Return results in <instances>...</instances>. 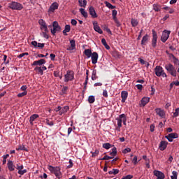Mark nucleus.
<instances>
[{"label":"nucleus","mask_w":179,"mask_h":179,"mask_svg":"<svg viewBox=\"0 0 179 179\" xmlns=\"http://www.w3.org/2000/svg\"><path fill=\"white\" fill-rule=\"evenodd\" d=\"M131 23L133 27H136L138 26V20L131 19Z\"/></svg>","instance_id":"4c0bfd02"},{"label":"nucleus","mask_w":179,"mask_h":179,"mask_svg":"<svg viewBox=\"0 0 179 179\" xmlns=\"http://www.w3.org/2000/svg\"><path fill=\"white\" fill-rule=\"evenodd\" d=\"M122 103H125V101L128 98V92L122 91L121 93Z\"/></svg>","instance_id":"aec40b11"},{"label":"nucleus","mask_w":179,"mask_h":179,"mask_svg":"<svg viewBox=\"0 0 179 179\" xmlns=\"http://www.w3.org/2000/svg\"><path fill=\"white\" fill-rule=\"evenodd\" d=\"M179 115V108H177L176 110H175V112L173 113V118H176V117H178Z\"/></svg>","instance_id":"ea45409f"},{"label":"nucleus","mask_w":179,"mask_h":179,"mask_svg":"<svg viewBox=\"0 0 179 179\" xmlns=\"http://www.w3.org/2000/svg\"><path fill=\"white\" fill-rule=\"evenodd\" d=\"M52 27L53 29L51 28L50 31L53 36H55V33H57V31H61V27L58 24V22L54 21L52 22Z\"/></svg>","instance_id":"423d86ee"},{"label":"nucleus","mask_w":179,"mask_h":179,"mask_svg":"<svg viewBox=\"0 0 179 179\" xmlns=\"http://www.w3.org/2000/svg\"><path fill=\"white\" fill-rule=\"evenodd\" d=\"M26 173H27V170L26 169H24V170L20 169L18 171V174H20V176H23V174Z\"/></svg>","instance_id":"3c124183"},{"label":"nucleus","mask_w":179,"mask_h":179,"mask_svg":"<svg viewBox=\"0 0 179 179\" xmlns=\"http://www.w3.org/2000/svg\"><path fill=\"white\" fill-rule=\"evenodd\" d=\"M47 33H48V31H45V32H43V36L45 38H47L48 39L49 38V36H48V34H47Z\"/></svg>","instance_id":"052dcab7"},{"label":"nucleus","mask_w":179,"mask_h":179,"mask_svg":"<svg viewBox=\"0 0 179 179\" xmlns=\"http://www.w3.org/2000/svg\"><path fill=\"white\" fill-rule=\"evenodd\" d=\"M117 120V127L119 128H121L122 127V122L124 125H127V116H125V114H122L119 115V118Z\"/></svg>","instance_id":"39448f33"},{"label":"nucleus","mask_w":179,"mask_h":179,"mask_svg":"<svg viewBox=\"0 0 179 179\" xmlns=\"http://www.w3.org/2000/svg\"><path fill=\"white\" fill-rule=\"evenodd\" d=\"M71 24L73 26H76V24H78V22L76 21V20H74V19L71 20Z\"/></svg>","instance_id":"bf43d9fd"},{"label":"nucleus","mask_w":179,"mask_h":179,"mask_svg":"<svg viewBox=\"0 0 179 179\" xmlns=\"http://www.w3.org/2000/svg\"><path fill=\"white\" fill-rule=\"evenodd\" d=\"M34 71H36V72L40 73V75H43L44 73V72L43 71V69H41V67L36 66L34 69Z\"/></svg>","instance_id":"c9c22d12"},{"label":"nucleus","mask_w":179,"mask_h":179,"mask_svg":"<svg viewBox=\"0 0 179 179\" xmlns=\"http://www.w3.org/2000/svg\"><path fill=\"white\" fill-rule=\"evenodd\" d=\"M165 138L169 141V142H173V139H176V138H178V134L171 133L168 136H165Z\"/></svg>","instance_id":"9b49d317"},{"label":"nucleus","mask_w":179,"mask_h":179,"mask_svg":"<svg viewBox=\"0 0 179 179\" xmlns=\"http://www.w3.org/2000/svg\"><path fill=\"white\" fill-rule=\"evenodd\" d=\"M136 87H137V89L138 90H142V88L143 87V86L141 84H138V85H136Z\"/></svg>","instance_id":"e2e57ef3"},{"label":"nucleus","mask_w":179,"mask_h":179,"mask_svg":"<svg viewBox=\"0 0 179 179\" xmlns=\"http://www.w3.org/2000/svg\"><path fill=\"white\" fill-rule=\"evenodd\" d=\"M89 13L91 15V17H93V19H96V17H99V15L96 13V10L94 9V7L93 6H90L89 8Z\"/></svg>","instance_id":"f8f14e48"},{"label":"nucleus","mask_w":179,"mask_h":179,"mask_svg":"<svg viewBox=\"0 0 179 179\" xmlns=\"http://www.w3.org/2000/svg\"><path fill=\"white\" fill-rule=\"evenodd\" d=\"M95 99H94V96H90L89 97H88V101H89V103H90V104H92V103L94 102V101H95Z\"/></svg>","instance_id":"a19ab883"},{"label":"nucleus","mask_w":179,"mask_h":179,"mask_svg":"<svg viewBox=\"0 0 179 179\" xmlns=\"http://www.w3.org/2000/svg\"><path fill=\"white\" fill-rule=\"evenodd\" d=\"M27 90V86L23 85L22 87H21V90H22V92H26Z\"/></svg>","instance_id":"338daca9"},{"label":"nucleus","mask_w":179,"mask_h":179,"mask_svg":"<svg viewBox=\"0 0 179 179\" xmlns=\"http://www.w3.org/2000/svg\"><path fill=\"white\" fill-rule=\"evenodd\" d=\"M118 173H120V170L113 169H112V171H110L108 172V174H110V175L113 174V176H117V174H118Z\"/></svg>","instance_id":"72a5a7b5"},{"label":"nucleus","mask_w":179,"mask_h":179,"mask_svg":"<svg viewBox=\"0 0 179 179\" xmlns=\"http://www.w3.org/2000/svg\"><path fill=\"white\" fill-rule=\"evenodd\" d=\"M70 44H71V47H69L67 50H69V51H72V50H75L76 47V43L75 40H71L70 41Z\"/></svg>","instance_id":"b1692460"},{"label":"nucleus","mask_w":179,"mask_h":179,"mask_svg":"<svg viewBox=\"0 0 179 179\" xmlns=\"http://www.w3.org/2000/svg\"><path fill=\"white\" fill-rule=\"evenodd\" d=\"M73 166V163L72 162V159H69V165L67 166L68 169L72 168Z\"/></svg>","instance_id":"13d9d810"},{"label":"nucleus","mask_w":179,"mask_h":179,"mask_svg":"<svg viewBox=\"0 0 179 179\" xmlns=\"http://www.w3.org/2000/svg\"><path fill=\"white\" fill-rule=\"evenodd\" d=\"M97 76V71L96 70H93L92 74V80H96V79H98Z\"/></svg>","instance_id":"473e14b6"},{"label":"nucleus","mask_w":179,"mask_h":179,"mask_svg":"<svg viewBox=\"0 0 179 179\" xmlns=\"http://www.w3.org/2000/svg\"><path fill=\"white\" fill-rule=\"evenodd\" d=\"M149 101H150V98L149 97H143L141 100V106H142L143 107H145V106H146V104H148L149 103Z\"/></svg>","instance_id":"6ab92c4d"},{"label":"nucleus","mask_w":179,"mask_h":179,"mask_svg":"<svg viewBox=\"0 0 179 179\" xmlns=\"http://www.w3.org/2000/svg\"><path fill=\"white\" fill-rule=\"evenodd\" d=\"M27 94V91H24L22 93H19L17 94V97H23V96H26Z\"/></svg>","instance_id":"49530a36"},{"label":"nucleus","mask_w":179,"mask_h":179,"mask_svg":"<svg viewBox=\"0 0 179 179\" xmlns=\"http://www.w3.org/2000/svg\"><path fill=\"white\" fill-rule=\"evenodd\" d=\"M71 31V25L66 24L65 26L64 30L63 31V34L64 36H68V34L66 33H69Z\"/></svg>","instance_id":"bb28decb"},{"label":"nucleus","mask_w":179,"mask_h":179,"mask_svg":"<svg viewBox=\"0 0 179 179\" xmlns=\"http://www.w3.org/2000/svg\"><path fill=\"white\" fill-rule=\"evenodd\" d=\"M36 118H38V115L37 114H34L30 117L29 122L31 125H33V122L34 121V120H36Z\"/></svg>","instance_id":"7c9ffc66"},{"label":"nucleus","mask_w":179,"mask_h":179,"mask_svg":"<svg viewBox=\"0 0 179 179\" xmlns=\"http://www.w3.org/2000/svg\"><path fill=\"white\" fill-rule=\"evenodd\" d=\"M129 152H131V148H125L122 150V153H124V155H127V153H129Z\"/></svg>","instance_id":"603ef678"},{"label":"nucleus","mask_w":179,"mask_h":179,"mask_svg":"<svg viewBox=\"0 0 179 179\" xmlns=\"http://www.w3.org/2000/svg\"><path fill=\"white\" fill-rule=\"evenodd\" d=\"M92 62L94 65L97 64V60L99 59V54L96 52H92L91 55Z\"/></svg>","instance_id":"ddd939ff"},{"label":"nucleus","mask_w":179,"mask_h":179,"mask_svg":"<svg viewBox=\"0 0 179 179\" xmlns=\"http://www.w3.org/2000/svg\"><path fill=\"white\" fill-rule=\"evenodd\" d=\"M9 157V154H6L3 157V164H6V159Z\"/></svg>","instance_id":"09e8293b"},{"label":"nucleus","mask_w":179,"mask_h":179,"mask_svg":"<svg viewBox=\"0 0 179 179\" xmlns=\"http://www.w3.org/2000/svg\"><path fill=\"white\" fill-rule=\"evenodd\" d=\"M154 176H155V177H157V179H164L165 178L164 173H163L162 172H161L159 171H154Z\"/></svg>","instance_id":"a211bd4d"},{"label":"nucleus","mask_w":179,"mask_h":179,"mask_svg":"<svg viewBox=\"0 0 179 179\" xmlns=\"http://www.w3.org/2000/svg\"><path fill=\"white\" fill-rule=\"evenodd\" d=\"M105 4H106V6H107V8H109L112 6V4H110V2L108 1H105Z\"/></svg>","instance_id":"774afa93"},{"label":"nucleus","mask_w":179,"mask_h":179,"mask_svg":"<svg viewBox=\"0 0 179 179\" xmlns=\"http://www.w3.org/2000/svg\"><path fill=\"white\" fill-rule=\"evenodd\" d=\"M50 59H51V61H55V55L50 54Z\"/></svg>","instance_id":"69168bd1"},{"label":"nucleus","mask_w":179,"mask_h":179,"mask_svg":"<svg viewBox=\"0 0 179 179\" xmlns=\"http://www.w3.org/2000/svg\"><path fill=\"white\" fill-rule=\"evenodd\" d=\"M45 64V59H41L40 60L38 61H34L32 64L34 66H37V65H43Z\"/></svg>","instance_id":"5701e85b"},{"label":"nucleus","mask_w":179,"mask_h":179,"mask_svg":"<svg viewBox=\"0 0 179 179\" xmlns=\"http://www.w3.org/2000/svg\"><path fill=\"white\" fill-rule=\"evenodd\" d=\"M153 9L155 12H159V10H160L159 6L157 4H153Z\"/></svg>","instance_id":"de8ad7c7"},{"label":"nucleus","mask_w":179,"mask_h":179,"mask_svg":"<svg viewBox=\"0 0 179 179\" xmlns=\"http://www.w3.org/2000/svg\"><path fill=\"white\" fill-rule=\"evenodd\" d=\"M48 170H50L52 174L55 175L57 178H62V173H61V168H59V166L54 167L50 165L48 166Z\"/></svg>","instance_id":"f257e3e1"},{"label":"nucleus","mask_w":179,"mask_h":179,"mask_svg":"<svg viewBox=\"0 0 179 179\" xmlns=\"http://www.w3.org/2000/svg\"><path fill=\"white\" fill-rule=\"evenodd\" d=\"M64 82L68 83L69 80H73V71H68L66 74L64 75Z\"/></svg>","instance_id":"0eeeda50"},{"label":"nucleus","mask_w":179,"mask_h":179,"mask_svg":"<svg viewBox=\"0 0 179 179\" xmlns=\"http://www.w3.org/2000/svg\"><path fill=\"white\" fill-rule=\"evenodd\" d=\"M165 69H166V71L169 72V73L172 76H174V78L177 76V71L176 70V68H174V66H173V64H166L165 66Z\"/></svg>","instance_id":"20e7f679"},{"label":"nucleus","mask_w":179,"mask_h":179,"mask_svg":"<svg viewBox=\"0 0 179 179\" xmlns=\"http://www.w3.org/2000/svg\"><path fill=\"white\" fill-rule=\"evenodd\" d=\"M88 80H89V77L86 76L85 82V83H84V89H85V90H86Z\"/></svg>","instance_id":"4d7b16f0"},{"label":"nucleus","mask_w":179,"mask_h":179,"mask_svg":"<svg viewBox=\"0 0 179 179\" xmlns=\"http://www.w3.org/2000/svg\"><path fill=\"white\" fill-rule=\"evenodd\" d=\"M8 5V8L14 10H22V9H23V5L20 4V3H17L15 1H13Z\"/></svg>","instance_id":"7ed1b4c3"},{"label":"nucleus","mask_w":179,"mask_h":179,"mask_svg":"<svg viewBox=\"0 0 179 179\" xmlns=\"http://www.w3.org/2000/svg\"><path fill=\"white\" fill-rule=\"evenodd\" d=\"M94 29L95 31H97L99 34H103V30H101V28L99 26V24L97 23V21H95L93 22Z\"/></svg>","instance_id":"2eb2a0df"},{"label":"nucleus","mask_w":179,"mask_h":179,"mask_svg":"<svg viewBox=\"0 0 179 179\" xmlns=\"http://www.w3.org/2000/svg\"><path fill=\"white\" fill-rule=\"evenodd\" d=\"M113 55L115 57V58H121V55H120V53L117 51L113 52Z\"/></svg>","instance_id":"37998d69"},{"label":"nucleus","mask_w":179,"mask_h":179,"mask_svg":"<svg viewBox=\"0 0 179 179\" xmlns=\"http://www.w3.org/2000/svg\"><path fill=\"white\" fill-rule=\"evenodd\" d=\"M67 90H68V87H66V86L63 87V88L62 90V93H63V94H66Z\"/></svg>","instance_id":"864d4df0"},{"label":"nucleus","mask_w":179,"mask_h":179,"mask_svg":"<svg viewBox=\"0 0 179 179\" xmlns=\"http://www.w3.org/2000/svg\"><path fill=\"white\" fill-rule=\"evenodd\" d=\"M155 113H157V115L159 117H164L166 115V113H164V110H162V108H156L155 109Z\"/></svg>","instance_id":"412c9836"},{"label":"nucleus","mask_w":179,"mask_h":179,"mask_svg":"<svg viewBox=\"0 0 179 179\" xmlns=\"http://www.w3.org/2000/svg\"><path fill=\"white\" fill-rule=\"evenodd\" d=\"M58 3L55 2L53 3L49 8L48 9V12L49 13H52L55 12V10H56V9H58Z\"/></svg>","instance_id":"dca6fc26"},{"label":"nucleus","mask_w":179,"mask_h":179,"mask_svg":"<svg viewBox=\"0 0 179 179\" xmlns=\"http://www.w3.org/2000/svg\"><path fill=\"white\" fill-rule=\"evenodd\" d=\"M170 31L165 30L161 37V41L162 43H166L167 40H169V37H170Z\"/></svg>","instance_id":"6e6552de"},{"label":"nucleus","mask_w":179,"mask_h":179,"mask_svg":"<svg viewBox=\"0 0 179 179\" xmlns=\"http://www.w3.org/2000/svg\"><path fill=\"white\" fill-rule=\"evenodd\" d=\"M7 166L8 167V170L10 171H15V165H13V162L12 161H8Z\"/></svg>","instance_id":"a878e982"},{"label":"nucleus","mask_w":179,"mask_h":179,"mask_svg":"<svg viewBox=\"0 0 179 179\" xmlns=\"http://www.w3.org/2000/svg\"><path fill=\"white\" fill-rule=\"evenodd\" d=\"M84 54L85 55H86V57H87V58H90V57H92L93 53H92L91 49H86L84 51Z\"/></svg>","instance_id":"cd10ccee"},{"label":"nucleus","mask_w":179,"mask_h":179,"mask_svg":"<svg viewBox=\"0 0 179 179\" xmlns=\"http://www.w3.org/2000/svg\"><path fill=\"white\" fill-rule=\"evenodd\" d=\"M111 159H113V157L105 155L103 158L99 159V160H110Z\"/></svg>","instance_id":"a18cd8bd"},{"label":"nucleus","mask_w":179,"mask_h":179,"mask_svg":"<svg viewBox=\"0 0 179 179\" xmlns=\"http://www.w3.org/2000/svg\"><path fill=\"white\" fill-rule=\"evenodd\" d=\"M92 153V157H96V156H97L99 155V153H100V151H99V150H96L95 152H91Z\"/></svg>","instance_id":"c03bdc74"},{"label":"nucleus","mask_w":179,"mask_h":179,"mask_svg":"<svg viewBox=\"0 0 179 179\" xmlns=\"http://www.w3.org/2000/svg\"><path fill=\"white\" fill-rule=\"evenodd\" d=\"M133 162L134 164H138V157L135 155L133 158Z\"/></svg>","instance_id":"5fc2aeb1"},{"label":"nucleus","mask_w":179,"mask_h":179,"mask_svg":"<svg viewBox=\"0 0 179 179\" xmlns=\"http://www.w3.org/2000/svg\"><path fill=\"white\" fill-rule=\"evenodd\" d=\"M16 150H24V152H28L29 150L26 147H24V145H20L17 148H16Z\"/></svg>","instance_id":"f704fd0d"},{"label":"nucleus","mask_w":179,"mask_h":179,"mask_svg":"<svg viewBox=\"0 0 179 179\" xmlns=\"http://www.w3.org/2000/svg\"><path fill=\"white\" fill-rule=\"evenodd\" d=\"M157 44V34L155 30H152V45L153 48H156V45Z\"/></svg>","instance_id":"1a4fd4ad"},{"label":"nucleus","mask_w":179,"mask_h":179,"mask_svg":"<svg viewBox=\"0 0 179 179\" xmlns=\"http://www.w3.org/2000/svg\"><path fill=\"white\" fill-rule=\"evenodd\" d=\"M155 75L158 77L162 76V78H167V74L164 73L163 67L157 66L155 69Z\"/></svg>","instance_id":"f03ea898"},{"label":"nucleus","mask_w":179,"mask_h":179,"mask_svg":"<svg viewBox=\"0 0 179 179\" xmlns=\"http://www.w3.org/2000/svg\"><path fill=\"white\" fill-rule=\"evenodd\" d=\"M79 10H80L82 16H83V17H85V19H87L88 14L86 12V10H85V8H80Z\"/></svg>","instance_id":"c756f323"},{"label":"nucleus","mask_w":179,"mask_h":179,"mask_svg":"<svg viewBox=\"0 0 179 179\" xmlns=\"http://www.w3.org/2000/svg\"><path fill=\"white\" fill-rule=\"evenodd\" d=\"M103 97H108V94L107 93V90H103Z\"/></svg>","instance_id":"0e129e2a"},{"label":"nucleus","mask_w":179,"mask_h":179,"mask_svg":"<svg viewBox=\"0 0 179 179\" xmlns=\"http://www.w3.org/2000/svg\"><path fill=\"white\" fill-rule=\"evenodd\" d=\"M110 155L111 156L110 157H113V159H114L115 156H117V148L114 147L112 149V152H110Z\"/></svg>","instance_id":"2f4dec72"},{"label":"nucleus","mask_w":179,"mask_h":179,"mask_svg":"<svg viewBox=\"0 0 179 179\" xmlns=\"http://www.w3.org/2000/svg\"><path fill=\"white\" fill-rule=\"evenodd\" d=\"M86 5H87V1L86 0H82L81 4L80 3H79V6H80L81 8H86Z\"/></svg>","instance_id":"e433bc0d"},{"label":"nucleus","mask_w":179,"mask_h":179,"mask_svg":"<svg viewBox=\"0 0 179 179\" xmlns=\"http://www.w3.org/2000/svg\"><path fill=\"white\" fill-rule=\"evenodd\" d=\"M103 148L104 149H110V148H111V144H110L109 143H106L103 144Z\"/></svg>","instance_id":"79ce46f5"},{"label":"nucleus","mask_w":179,"mask_h":179,"mask_svg":"<svg viewBox=\"0 0 179 179\" xmlns=\"http://www.w3.org/2000/svg\"><path fill=\"white\" fill-rule=\"evenodd\" d=\"M131 178H134V176H132V175H127V176L123 177L122 179H131Z\"/></svg>","instance_id":"6e6d98bb"},{"label":"nucleus","mask_w":179,"mask_h":179,"mask_svg":"<svg viewBox=\"0 0 179 179\" xmlns=\"http://www.w3.org/2000/svg\"><path fill=\"white\" fill-rule=\"evenodd\" d=\"M112 16L115 23H116L117 27H120V26H121V22H120V21L117 18V10H113Z\"/></svg>","instance_id":"9d476101"},{"label":"nucleus","mask_w":179,"mask_h":179,"mask_svg":"<svg viewBox=\"0 0 179 179\" xmlns=\"http://www.w3.org/2000/svg\"><path fill=\"white\" fill-rule=\"evenodd\" d=\"M16 169L19 171V170H23L24 166H23V165L19 166L18 164H17Z\"/></svg>","instance_id":"680f3d73"},{"label":"nucleus","mask_w":179,"mask_h":179,"mask_svg":"<svg viewBox=\"0 0 179 179\" xmlns=\"http://www.w3.org/2000/svg\"><path fill=\"white\" fill-rule=\"evenodd\" d=\"M167 145H169V143L166 141H162L159 143V150H166V148H167Z\"/></svg>","instance_id":"4468645a"},{"label":"nucleus","mask_w":179,"mask_h":179,"mask_svg":"<svg viewBox=\"0 0 179 179\" xmlns=\"http://www.w3.org/2000/svg\"><path fill=\"white\" fill-rule=\"evenodd\" d=\"M45 122L48 125H50V127H52V125H54V122L50 121V120H48V119H46Z\"/></svg>","instance_id":"8fccbe9b"},{"label":"nucleus","mask_w":179,"mask_h":179,"mask_svg":"<svg viewBox=\"0 0 179 179\" xmlns=\"http://www.w3.org/2000/svg\"><path fill=\"white\" fill-rule=\"evenodd\" d=\"M178 176V173L176 171H173L172 172V176H171V179H177V177Z\"/></svg>","instance_id":"58836bf2"},{"label":"nucleus","mask_w":179,"mask_h":179,"mask_svg":"<svg viewBox=\"0 0 179 179\" xmlns=\"http://www.w3.org/2000/svg\"><path fill=\"white\" fill-rule=\"evenodd\" d=\"M149 38V35L146 34L143 37L141 41V45H145L146 43H148V40Z\"/></svg>","instance_id":"c85d7f7f"},{"label":"nucleus","mask_w":179,"mask_h":179,"mask_svg":"<svg viewBox=\"0 0 179 179\" xmlns=\"http://www.w3.org/2000/svg\"><path fill=\"white\" fill-rule=\"evenodd\" d=\"M69 110V106H66L62 108V110L59 112V115H62V114H65V113H67Z\"/></svg>","instance_id":"393cba45"},{"label":"nucleus","mask_w":179,"mask_h":179,"mask_svg":"<svg viewBox=\"0 0 179 179\" xmlns=\"http://www.w3.org/2000/svg\"><path fill=\"white\" fill-rule=\"evenodd\" d=\"M39 24L41 25V30H44V31H48V27H47V24L44 20H39Z\"/></svg>","instance_id":"f3484780"},{"label":"nucleus","mask_w":179,"mask_h":179,"mask_svg":"<svg viewBox=\"0 0 179 179\" xmlns=\"http://www.w3.org/2000/svg\"><path fill=\"white\" fill-rule=\"evenodd\" d=\"M31 44L34 45V47H38V48H44V43H37V41H34L31 42Z\"/></svg>","instance_id":"4be33fe9"}]
</instances>
